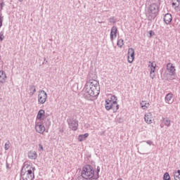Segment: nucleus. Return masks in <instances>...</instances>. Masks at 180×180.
Listing matches in <instances>:
<instances>
[{"mask_svg": "<svg viewBox=\"0 0 180 180\" xmlns=\"http://www.w3.org/2000/svg\"><path fill=\"white\" fill-rule=\"evenodd\" d=\"M84 92L87 96L94 98L99 95V84L96 80H91L89 82L85 87Z\"/></svg>", "mask_w": 180, "mask_h": 180, "instance_id": "f257e3e1", "label": "nucleus"}, {"mask_svg": "<svg viewBox=\"0 0 180 180\" xmlns=\"http://www.w3.org/2000/svg\"><path fill=\"white\" fill-rule=\"evenodd\" d=\"M21 176L23 180L34 179V167L30 165H25L22 169Z\"/></svg>", "mask_w": 180, "mask_h": 180, "instance_id": "f03ea898", "label": "nucleus"}, {"mask_svg": "<svg viewBox=\"0 0 180 180\" xmlns=\"http://www.w3.org/2000/svg\"><path fill=\"white\" fill-rule=\"evenodd\" d=\"M105 109L106 110H113L117 112L119 110V105H117V98L115 96H109L108 99L105 100Z\"/></svg>", "mask_w": 180, "mask_h": 180, "instance_id": "7ed1b4c3", "label": "nucleus"}, {"mask_svg": "<svg viewBox=\"0 0 180 180\" xmlns=\"http://www.w3.org/2000/svg\"><path fill=\"white\" fill-rule=\"evenodd\" d=\"M81 176L84 179H95V170L94 167L86 165L82 167Z\"/></svg>", "mask_w": 180, "mask_h": 180, "instance_id": "20e7f679", "label": "nucleus"}, {"mask_svg": "<svg viewBox=\"0 0 180 180\" xmlns=\"http://www.w3.org/2000/svg\"><path fill=\"white\" fill-rule=\"evenodd\" d=\"M155 67H157V64L155 62H149L148 71H150V75L153 79L155 77Z\"/></svg>", "mask_w": 180, "mask_h": 180, "instance_id": "39448f33", "label": "nucleus"}, {"mask_svg": "<svg viewBox=\"0 0 180 180\" xmlns=\"http://www.w3.org/2000/svg\"><path fill=\"white\" fill-rule=\"evenodd\" d=\"M47 100V93L44 91H41L39 92L38 95V102L39 103H46V101Z\"/></svg>", "mask_w": 180, "mask_h": 180, "instance_id": "423d86ee", "label": "nucleus"}, {"mask_svg": "<svg viewBox=\"0 0 180 180\" xmlns=\"http://www.w3.org/2000/svg\"><path fill=\"white\" fill-rule=\"evenodd\" d=\"M134 61V49L130 48L128 50V63H131Z\"/></svg>", "mask_w": 180, "mask_h": 180, "instance_id": "0eeeda50", "label": "nucleus"}, {"mask_svg": "<svg viewBox=\"0 0 180 180\" xmlns=\"http://www.w3.org/2000/svg\"><path fill=\"white\" fill-rule=\"evenodd\" d=\"M144 120H145V122L148 124H151V123H153V122H154V118L153 117V114H151V112L146 113L145 115Z\"/></svg>", "mask_w": 180, "mask_h": 180, "instance_id": "6e6552de", "label": "nucleus"}, {"mask_svg": "<svg viewBox=\"0 0 180 180\" xmlns=\"http://www.w3.org/2000/svg\"><path fill=\"white\" fill-rule=\"evenodd\" d=\"M165 101L166 103H168L169 105L174 103V94H172V93L167 94L165 98Z\"/></svg>", "mask_w": 180, "mask_h": 180, "instance_id": "1a4fd4ad", "label": "nucleus"}, {"mask_svg": "<svg viewBox=\"0 0 180 180\" xmlns=\"http://www.w3.org/2000/svg\"><path fill=\"white\" fill-rule=\"evenodd\" d=\"M35 129L37 133L43 134V132L46 131V127H44L40 122H37L35 126Z\"/></svg>", "mask_w": 180, "mask_h": 180, "instance_id": "9d476101", "label": "nucleus"}, {"mask_svg": "<svg viewBox=\"0 0 180 180\" xmlns=\"http://www.w3.org/2000/svg\"><path fill=\"white\" fill-rule=\"evenodd\" d=\"M167 70L169 75H175V66L172 63H168L167 65Z\"/></svg>", "mask_w": 180, "mask_h": 180, "instance_id": "9b49d317", "label": "nucleus"}, {"mask_svg": "<svg viewBox=\"0 0 180 180\" xmlns=\"http://www.w3.org/2000/svg\"><path fill=\"white\" fill-rule=\"evenodd\" d=\"M45 117H46V112L44 111V110H39L37 116V119L38 120H44Z\"/></svg>", "mask_w": 180, "mask_h": 180, "instance_id": "f8f14e48", "label": "nucleus"}, {"mask_svg": "<svg viewBox=\"0 0 180 180\" xmlns=\"http://www.w3.org/2000/svg\"><path fill=\"white\" fill-rule=\"evenodd\" d=\"M172 7L176 11V12H179L180 11V0H172Z\"/></svg>", "mask_w": 180, "mask_h": 180, "instance_id": "ddd939ff", "label": "nucleus"}, {"mask_svg": "<svg viewBox=\"0 0 180 180\" xmlns=\"http://www.w3.org/2000/svg\"><path fill=\"white\" fill-rule=\"evenodd\" d=\"M164 22L166 25H169L172 22V15L170 13H167L164 16Z\"/></svg>", "mask_w": 180, "mask_h": 180, "instance_id": "4468645a", "label": "nucleus"}, {"mask_svg": "<svg viewBox=\"0 0 180 180\" xmlns=\"http://www.w3.org/2000/svg\"><path fill=\"white\" fill-rule=\"evenodd\" d=\"M70 129L75 131L78 129V121L77 120H72L70 124Z\"/></svg>", "mask_w": 180, "mask_h": 180, "instance_id": "2eb2a0df", "label": "nucleus"}, {"mask_svg": "<svg viewBox=\"0 0 180 180\" xmlns=\"http://www.w3.org/2000/svg\"><path fill=\"white\" fill-rule=\"evenodd\" d=\"M0 82L1 84L6 82V73L4 70H0Z\"/></svg>", "mask_w": 180, "mask_h": 180, "instance_id": "dca6fc26", "label": "nucleus"}, {"mask_svg": "<svg viewBox=\"0 0 180 180\" xmlns=\"http://www.w3.org/2000/svg\"><path fill=\"white\" fill-rule=\"evenodd\" d=\"M117 34V28L116 27H112L110 32V39L111 40H113L114 39H116Z\"/></svg>", "mask_w": 180, "mask_h": 180, "instance_id": "f3484780", "label": "nucleus"}, {"mask_svg": "<svg viewBox=\"0 0 180 180\" xmlns=\"http://www.w3.org/2000/svg\"><path fill=\"white\" fill-rule=\"evenodd\" d=\"M149 11L151 13H157L158 12V6L155 4H153L150 6Z\"/></svg>", "mask_w": 180, "mask_h": 180, "instance_id": "a211bd4d", "label": "nucleus"}, {"mask_svg": "<svg viewBox=\"0 0 180 180\" xmlns=\"http://www.w3.org/2000/svg\"><path fill=\"white\" fill-rule=\"evenodd\" d=\"M141 108L143 110H147V109H148V108H150V103H148L146 101H142L141 102Z\"/></svg>", "mask_w": 180, "mask_h": 180, "instance_id": "6ab92c4d", "label": "nucleus"}, {"mask_svg": "<svg viewBox=\"0 0 180 180\" xmlns=\"http://www.w3.org/2000/svg\"><path fill=\"white\" fill-rule=\"evenodd\" d=\"M89 136V134L86 133L84 134L79 135L78 136V141H84V140H86Z\"/></svg>", "mask_w": 180, "mask_h": 180, "instance_id": "aec40b11", "label": "nucleus"}, {"mask_svg": "<svg viewBox=\"0 0 180 180\" xmlns=\"http://www.w3.org/2000/svg\"><path fill=\"white\" fill-rule=\"evenodd\" d=\"M28 157L31 160H36V158H37V154H36V152L34 151H30L28 153Z\"/></svg>", "mask_w": 180, "mask_h": 180, "instance_id": "412c9836", "label": "nucleus"}, {"mask_svg": "<svg viewBox=\"0 0 180 180\" xmlns=\"http://www.w3.org/2000/svg\"><path fill=\"white\" fill-rule=\"evenodd\" d=\"M99 172H101V167L98 166L96 168V172L94 173V179H98V178H99Z\"/></svg>", "mask_w": 180, "mask_h": 180, "instance_id": "4be33fe9", "label": "nucleus"}, {"mask_svg": "<svg viewBox=\"0 0 180 180\" xmlns=\"http://www.w3.org/2000/svg\"><path fill=\"white\" fill-rule=\"evenodd\" d=\"M174 178L175 180H180V170H177L174 173Z\"/></svg>", "mask_w": 180, "mask_h": 180, "instance_id": "5701e85b", "label": "nucleus"}, {"mask_svg": "<svg viewBox=\"0 0 180 180\" xmlns=\"http://www.w3.org/2000/svg\"><path fill=\"white\" fill-rule=\"evenodd\" d=\"M117 44L118 46V47L122 48L123 46V45L124 44L123 39H119L117 41Z\"/></svg>", "mask_w": 180, "mask_h": 180, "instance_id": "b1692460", "label": "nucleus"}, {"mask_svg": "<svg viewBox=\"0 0 180 180\" xmlns=\"http://www.w3.org/2000/svg\"><path fill=\"white\" fill-rule=\"evenodd\" d=\"M163 179H164V180H170V179H171V176H169V174H168L167 172H166V173L164 174Z\"/></svg>", "mask_w": 180, "mask_h": 180, "instance_id": "393cba45", "label": "nucleus"}, {"mask_svg": "<svg viewBox=\"0 0 180 180\" xmlns=\"http://www.w3.org/2000/svg\"><path fill=\"white\" fill-rule=\"evenodd\" d=\"M164 122H165V124L166 126H167V127H169V126H170V124H171V121L165 119V120H164Z\"/></svg>", "mask_w": 180, "mask_h": 180, "instance_id": "a878e982", "label": "nucleus"}, {"mask_svg": "<svg viewBox=\"0 0 180 180\" xmlns=\"http://www.w3.org/2000/svg\"><path fill=\"white\" fill-rule=\"evenodd\" d=\"M150 37H152L154 36L155 33L153 32V30L149 31Z\"/></svg>", "mask_w": 180, "mask_h": 180, "instance_id": "bb28decb", "label": "nucleus"}, {"mask_svg": "<svg viewBox=\"0 0 180 180\" xmlns=\"http://www.w3.org/2000/svg\"><path fill=\"white\" fill-rule=\"evenodd\" d=\"M5 150H9V143L5 144Z\"/></svg>", "mask_w": 180, "mask_h": 180, "instance_id": "cd10ccee", "label": "nucleus"}, {"mask_svg": "<svg viewBox=\"0 0 180 180\" xmlns=\"http://www.w3.org/2000/svg\"><path fill=\"white\" fill-rule=\"evenodd\" d=\"M4 34H0V41H2L4 40Z\"/></svg>", "mask_w": 180, "mask_h": 180, "instance_id": "c85d7f7f", "label": "nucleus"}, {"mask_svg": "<svg viewBox=\"0 0 180 180\" xmlns=\"http://www.w3.org/2000/svg\"><path fill=\"white\" fill-rule=\"evenodd\" d=\"M2 27V18L0 17V27Z\"/></svg>", "mask_w": 180, "mask_h": 180, "instance_id": "c756f323", "label": "nucleus"}, {"mask_svg": "<svg viewBox=\"0 0 180 180\" xmlns=\"http://www.w3.org/2000/svg\"><path fill=\"white\" fill-rule=\"evenodd\" d=\"M39 148H40L41 150H43V146L39 145Z\"/></svg>", "mask_w": 180, "mask_h": 180, "instance_id": "7c9ffc66", "label": "nucleus"}, {"mask_svg": "<svg viewBox=\"0 0 180 180\" xmlns=\"http://www.w3.org/2000/svg\"><path fill=\"white\" fill-rule=\"evenodd\" d=\"M20 1V2H22V1H23V0H19Z\"/></svg>", "mask_w": 180, "mask_h": 180, "instance_id": "2f4dec72", "label": "nucleus"}, {"mask_svg": "<svg viewBox=\"0 0 180 180\" xmlns=\"http://www.w3.org/2000/svg\"><path fill=\"white\" fill-rule=\"evenodd\" d=\"M34 91H36V89H34Z\"/></svg>", "mask_w": 180, "mask_h": 180, "instance_id": "473e14b6", "label": "nucleus"}]
</instances>
